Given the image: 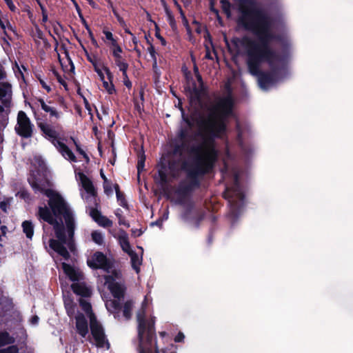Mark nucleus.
<instances>
[{"label":"nucleus","mask_w":353,"mask_h":353,"mask_svg":"<svg viewBox=\"0 0 353 353\" xmlns=\"http://www.w3.org/2000/svg\"><path fill=\"white\" fill-rule=\"evenodd\" d=\"M123 77V83L124 85L128 88H130L132 87V83L131 81H130L128 77V74H126V76L125 77Z\"/></svg>","instance_id":"38"},{"label":"nucleus","mask_w":353,"mask_h":353,"mask_svg":"<svg viewBox=\"0 0 353 353\" xmlns=\"http://www.w3.org/2000/svg\"><path fill=\"white\" fill-rule=\"evenodd\" d=\"M7 208H8V203L6 202H5V201L1 202V203H0V208L3 212H6L7 211Z\"/></svg>","instance_id":"46"},{"label":"nucleus","mask_w":353,"mask_h":353,"mask_svg":"<svg viewBox=\"0 0 353 353\" xmlns=\"http://www.w3.org/2000/svg\"><path fill=\"white\" fill-rule=\"evenodd\" d=\"M19 349L16 345H12L0 351V353H18Z\"/></svg>","instance_id":"32"},{"label":"nucleus","mask_w":353,"mask_h":353,"mask_svg":"<svg viewBox=\"0 0 353 353\" xmlns=\"http://www.w3.org/2000/svg\"><path fill=\"white\" fill-rule=\"evenodd\" d=\"M134 305V303L132 301H127L123 305V316L127 319H130L131 316V312Z\"/></svg>","instance_id":"23"},{"label":"nucleus","mask_w":353,"mask_h":353,"mask_svg":"<svg viewBox=\"0 0 353 353\" xmlns=\"http://www.w3.org/2000/svg\"><path fill=\"white\" fill-rule=\"evenodd\" d=\"M141 234V231H139V232H138L137 235H138V236H140Z\"/></svg>","instance_id":"59"},{"label":"nucleus","mask_w":353,"mask_h":353,"mask_svg":"<svg viewBox=\"0 0 353 353\" xmlns=\"http://www.w3.org/2000/svg\"><path fill=\"white\" fill-rule=\"evenodd\" d=\"M100 175H101V178L103 179V181H105V179H108V178L104 174L103 170H101Z\"/></svg>","instance_id":"52"},{"label":"nucleus","mask_w":353,"mask_h":353,"mask_svg":"<svg viewBox=\"0 0 353 353\" xmlns=\"http://www.w3.org/2000/svg\"><path fill=\"white\" fill-rule=\"evenodd\" d=\"M148 51L150 53L151 58L153 59L154 65L156 66L157 65V58H156V52H155L154 47L152 46H150L148 48Z\"/></svg>","instance_id":"33"},{"label":"nucleus","mask_w":353,"mask_h":353,"mask_svg":"<svg viewBox=\"0 0 353 353\" xmlns=\"http://www.w3.org/2000/svg\"><path fill=\"white\" fill-rule=\"evenodd\" d=\"M37 103L44 112L49 114L50 118L58 120L61 117V112L52 105L51 101L46 102L43 99H39Z\"/></svg>","instance_id":"12"},{"label":"nucleus","mask_w":353,"mask_h":353,"mask_svg":"<svg viewBox=\"0 0 353 353\" xmlns=\"http://www.w3.org/2000/svg\"><path fill=\"white\" fill-rule=\"evenodd\" d=\"M131 259V264L132 268L136 271L137 273H139L140 271L139 266L142 262V258L139 257L138 254L134 252L133 250H131L128 253Z\"/></svg>","instance_id":"19"},{"label":"nucleus","mask_w":353,"mask_h":353,"mask_svg":"<svg viewBox=\"0 0 353 353\" xmlns=\"http://www.w3.org/2000/svg\"><path fill=\"white\" fill-rule=\"evenodd\" d=\"M184 334L181 332H179L174 338V341L175 342H181L183 341V339H184Z\"/></svg>","instance_id":"41"},{"label":"nucleus","mask_w":353,"mask_h":353,"mask_svg":"<svg viewBox=\"0 0 353 353\" xmlns=\"http://www.w3.org/2000/svg\"><path fill=\"white\" fill-rule=\"evenodd\" d=\"M115 14V16L117 17V19L119 23V24L123 27V28H125L126 26V23L124 21L122 17H121L118 14H117L116 12H114Z\"/></svg>","instance_id":"40"},{"label":"nucleus","mask_w":353,"mask_h":353,"mask_svg":"<svg viewBox=\"0 0 353 353\" xmlns=\"http://www.w3.org/2000/svg\"><path fill=\"white\" fill-rule=\"evenodd\" d=\"M194 72L196 74V77H197L198 80L199 81H201V75L199 73V69H198L196 65H194Z\"/></svg>","instance_id":"47"},{"label":"nucleus","mask_w":353,"mask_h":353,"mask_svg":"<svg viewBox=\"0 0 353 353\" xmlns=\"http://www.w3.org/2000/svg\"><path fill=\"white\" fill-rule=\"evenodd\" d=\"M134 50H136L139 53L140 52L138 50H137V48H134Z\"/></svg>","instance_id":"61"},{"label":"nucleus","mask_w":353,"mask_h":353,"mask_svg":"<svg viewBox=\"0 0 353 353\" xmlns=\"http://www.w3.org/2000/svg\"><path fill=\"white\" fill-rule=\"evenodd\" d=\"M6 226H2V227H1V230H2V231H3V232H4V229H6Z\"/></svg>","instance_id":"57"},{"label":"nucleus","mask_w":353,"mask_h":353,"mask_svg":"<svg viewBox=\"0 0 353 353\" xmlns=\"http://www.w3.org/2000/svg\"><path fill=\"white\" fill-rule=\"evenodd\" d=\"M85 105L86 109L90 112L91 108L90 107L88 102L86 100H85Z\"/></svg>","instance_id":"54"},{"label":"nucleus","mask_w":353,"mask_h":353,"mask_svg":"<svg viewBox=\"0 0 353 353\" xmlns=\"http://www.w3.org/2000/svg\"><path fill=\"white\" fill-rule=\"evenodd\" d=\"M160 335L161 336H164L165 335V332H162L160 333Z\"/></svg>","instance_id":"56"},{"label":"nucleus","mask_w":353,"mask_h":353,"mask_svg":"<svg viewBox=\"0 0 353 353\" xmlns=\"http://www.w3.org/2000/svg\"><path fill=\"white\" fill-rule=\"evenodd\" d=\"M39 81L42 88L45 89L48 92L51 91L50 86L43 79H40Z\"/></svg>","instance_id":"37"},{"label":"nucleus","mask_w":353,"mask_h":353,"mask_svg":"<svg viewBox=\"0 0 353 353\" xmlns=\"http://www.w3.org/2000/svg\"><path fill=\"white\" fill-rule=\"evenodd\" d=\"M92 241L98 244L102 245L103 243L104 236L103 234L99 231H94L91 234Z\"/></svg>","instance_id":"25"},{"label":"nucleus","mask_w":353,"mask_h":353,"mask_svg":"<svg viewBox=\"0 0 353 353\" xmlns=\"http://www.w3.org/2000/svg\"><path fill=\"white\" fill-rule=\"evenodd\" d=\"M4 1L12 12L17 11V8L12 0H4Z\"/></svg>","instance_id":"35"},{"label":"nucleus","mask_w":353,"mask_h":353,"mask_svg":"<svg viewBox=\"0 0 353 353\" xmlns=\"http://www.w3.org/2000/svg\"><path fill=\"white\" fill-rule=\"evenodd\" d=\"M90 214L92 219L102 227L112 226V222L106 216L101 215V212L94 208H91Z\"/></svg>","instance_id":"15"},{"label":"nucleus","mask_w":353,"mask_h":353,"mask_svg":"<svg viewBox=\"0 0 353 353\" xmlns=\"http://www.w3.org/2000/svg\"><path fill=\"white\" fill-rule=\"evenodd\" d=\"M14 341V339L8 332H0V347L12 343Z\"/></svg>","instance_id":"22"},{"label":"nucleus","mask_w":353,"mask_h":353,"mask_svg":"<svg viewBox=\"0 0 353 353\" xmlns=\"http://www.w3.org/2000/svg\"><path fill=\"white\" fill-rule=\"evenodd\" d=\"M103 33L105 36L103 40L110 49L119 44L117 39L114 37L111 32L106 29H103Z\"/></svg>","instance_id":"20"},{"label":"nucleus","mask_w":353,"mask_h":353,"mask_svg":"<svg viewBox=\"0 0 353 353\" xmlns=\"http://www.w3.org/2000/svg\"><path fill=\"white\" fill-rule=\"evenodd\" d=\"M39 320V317L37 315H34L30 319V323L33 325H36L38 324Z\"/></svg>","instance_id":"42"},{"label":"nucleus","mask_w":353,"mask_h":353,"mask_svg":"<svg viewBox=\"0 0 353 353\" xmlns=\"http://www.w3.org/2000/svg\"><path fill=\"white\" fill-rule=\"evenodd\" d=\"M168 214H166V216H165V219H168Z\"/></svg>","instance_id":"62"},{"label":"nucleus","mask_w":353,"mask_h":353,"mask_svg":"<svg viewBox=\"0 0 353 353\" xmlns=\"http://www.w3.org/2000/svg\"><path fill=\"white\" fill-rule=\"evenodd\" d=\"M65 307L67 314L70 317H72L74 316L75 305H74L73 302L71 300L67 299L65 301Z\"/></svg>","instance_id":"24"},{"label":"nucleus","mask_w":353,"mask_h":353,"mask_svg":"<svg viewBox=\"0 0 353 353\" xmlns=\"http://www.w3.org/2000/svg\"><path fill=\"white\" fill-rule=\"evenodd\" d=\"M56 76H57V79L58 81V82L61 84L62 85H63L64 87H66L67 86V84H66V82L65 81V80L59 74H56Z\"/></svg>","instance_id":"44"},{"label":"nucleus","mask_w":353,"mask_h":353,"mask_svg":"<svg viewBox=\"0 0 353 353\" xmlns=\"http://www.w3.org/2000/svg\"><path fill=\"white\" fill-rule=\"evenodd\" d=\"M119 223L120 225H125V226H126V227H128V228L130 226L129 223H128L125 221V219H124L123 217H121V216H119Z\"/></svg>","instance_id":"45"},{"label":"nucleus","mask_w":353,"mask_h":353,"mask_svg":"<svg viewBox=\"0 0 353 353\" xmlns=\"http://www.w3.org/2000/svg\"><path fill=\"white\" fill-rule=\"evenodd\" d=\"M23 231L27 238L32 239L34 234V227L31 221H25L22 223Z\"/></svg>","instance_id":"21"},{"label":"nucleus","mask_w":353,"mask_h":353,"mask_svg":"<svg viewBox=\"0 0 353 353\" xmlns=\"http://www.w3.org/2000/svg\"><path fill=\"white\" fill-rule=\"evenodd\" d=\"M37 125L42 132L43 135L52 143L65 159L70 162H77V158L74 154L61 139L58 138L59 133L53 126L46 122H39Z\"/></svg>","instance_id":"6"},{"label":"nucleus","mask_w":353,"mask_h":353,"mask_svg":"<svg viewBox=\"0 0 353 353\" xmlns=\"http://www.w3.org/2000/svg\"><path fill=\"white\" fill-rule=\"evenodd\" d=\"M197 168L195 175L208 172L213 167L217 153L214 148V139L204 138L201 144L195 150Z\"/></svg>","instance_id":"4"},{"label":"nucleus","mask_w":353,"mask_h":353,"mask_svg":"<svg viewBox=\"0 0 353 353\" xmlns=\"http://www.w3.org/2000/svg\"><path fill=\"white\" fill-rule=\"evenodd\" d=\"M132 41L133 42V43L137 46V43H138V39H137V37L133 34L132 35Z\"/></svg>","instance_id":"51"},{"label":"nucleus","mask_w":353,"mask_h":353,"mask_svg":"<svg viewBox=\"0 0 353 353\" xmlns=\"http://www.w3.org/2000/svg\"><path fill=\"white\" fill-rule=\"evenodd\" d=\"M95 71L97 73V74L99 76L101 81H103L105 79L104 73L102 70L99 68H95Z\"/></svg>","instance_id":"43"},{"label":"nucleus","mask_w":353,"mask_h":353,"mask_svg":"<svg viewBox=\"0 0 353 353\" xmlns=\"http://www.w3.org/2000/svg\"><path fill=\"white\" fill-rule=\"evenodd\" d=\"M71 287L73 292L78 295H81L84 297H88L91 295L92 292L90 288L87 287L83 283H74Z\"/></svg>","instance_id":"17"},{"label":"nucleus","mask_w":353,"mask_h":353,"mask_svg":"<svg viewBox=\"0 0 353 353\" xmlns=\"http://www.w3.org/2000/svg\"><path fill=\"white\" fill-rule=\"evenodd\" d=\"M239 23L252 31L259 42L248 37L241 39V43L247 56L249 72L258 77L260 88L267 90L274 83L272 75L260 72V65L266 62L272 68H279L285 64V59L273 50L269 43L274 38L273 21L268 12L259 8L252 0H239Z\"/></svg>","instance_id":"1"},{"label":"nucleus","mask_w":353,"mask_h":353,"mask_svg":"<svg viewBox=\"0 0 353 353\" xmlns=\"http://www.w3.org/2000/svg\"><path fill=\"white\" fill-rule=\"evenodd\" d=\"M114 61L117 67L122 65L123 64L126 63L125 60L120 57L119 58H114Z\"/></svg>","instance_id":"39"},{"label":"nucleus","mask_w":353,"mask_h":353,"mask_svg":"<svg viewBox=\"0 0 353 353\" xmlns=\"http://www.w3.org/2000/svg\"><path fill=\"white\" fill-rule=\"evenodd\" d=\"M118 68L119 70L122 72V77H125L128 68V64L126 63L121 66H119Z\"/></svg>","instance_id":"36"},{"label":"nucleus","mask_w":353,"mask_h":353,"mask_svg":"<svg viewBox=\"0 0 353 353\" xmlns=\"http://www.w3.org/2000/svg\"><path fill=\"white\" fill-rule=\"evenodd\" d=\"M233 100L230 96L218 99L208 109V116L193 114L190 119H185L182 112V129L178 139L183 146L192 134L193 128L213 137H221L225 131L226 119L232 114Z\"/></svg>","instance_id":"3"},{"label":"nucleus","mask_w":353,"mask_h":353,"mask_svg":"<svg viewBox=\"0 0 353 353\" xmlns=\"http://www.w3.org/2000/svg\"><path fill=\"white\" fill-rule=\"evenodd\" d=\"M114 236L118 239L123 252L128 254L132 250L128 240V235L125 231L120 230L118 236L114 235Z\"/></svg>","instance_id":"16"},{"label":"nucleus","mask_w":353,"mask_h":353,"mask_svg":"<svg viewBox=\"0 0 353 353\" xmlns=\"http://www.w3.org/2000/svg\"><path fill=\"white\" fill-rule=\"evenodd\" d=\"M144 161H145V159L143 157H141L138 161L137 170H138L139 173L143 170Z\"/></svg>","instance_id":"34"},{"label":"nucleus","mask_w":353,"mask_h":353,"mask_svg":"<svg viewBox=\"0 0 353 353\" xmlns=\"http://www.w3.org/2000/svg\"><path fill=\"white\" fill-rule=\"evenodd\" d=\"M79 304L90 319L91 333L95 345L97 347L108 350L110 344L105 338L101 325L97 320L95 315L92 312L90 303L83 299H80Z\"/></svg>","instance_id":"5"},{"label":"nucleus","mask_w":353,"mask_h":353,"mask_svg":"<svg viewBox=\"0 0 353 353\" xmlns=\"http://www.w3.org/2000/svg\"><path fill=\"white\" fill-rule=\"evenodd\" d=\"M71 140L73 141L75 147H76V150L80 154H81L84 158L85 159H88V156L86 154V153L85 152V151L81 148V145L79 144V143L73 137H71L70 138Z\"/></svg>","instance_id":"28"},{"label":"nucleus","mask_w":353,"mask_h":353,"mask_svg":"<svg viewBox=\"0 0 353 353\" xmlns=\"http://www.w3.org/2000/svg\"><path fill=\"white\" fill-rule=\"evenodd\" d=\"M77 176L79 178L84 190V192L81 193L83 199L88 203L96 204L97 191L92 181L82 172H79Z\"/></svg>","instance_id":"10"},{"label":"nucleus","mask_w":353,"mask_h":353,"mask_svg":"<svg viewBox=\"0 0 353 353\" xmlns=\"http://www.w3.org/2000/svg\"><path fill=\"white\" fill-rule=\"evenodd\" d=\"M76 319V328L77 332L82 336L85 337L88 333V322L82 314H78Z\"/></svg>","instance_id":"14"},{"label":"nucleus","mask_w":353,"mask_h":353,"mask_svg":"<svg viewBox=\"0 0 353 353\" xmlns=\"http://www.w3.org/2000/svg\"><path fill=\"white\" fill-rule=\"evenodd\" d=\"M29 183L35 193H41L48 199V205L51 210L46 206L39 207L38 215L40 219L53 225L57 240L50 239V247L54 252L67 260L70 254L64 244L67 243V236L62 224L63 218L67 227L68 239H72L74 232V220L73 214L62 196L50 188V183L47 179H37L34 176L28 179Z\"/></svg>","instance_id":"2"},{"label":"nucleus","mask_w":353,"mask_h":353,"mask_svg":"<svg viewBox=\"0 0 353 353\" xmlns=\"http://www.w3.org/2000/svg\"><path fill=\"white\" fill-rule=\"evenodd\" d=\"M3 111V108L1 107V105H0V112H1Z\"/></svg>","instance_id":"58"},{"label":"nucleus","mask_w":353,"mask_h":353,"mask_svg":"<svg viewBox=\"0 0 353 353\" xmlns=\"http://www.w3.org/2000/svg\"><path fill=\"white\" fill-rule=\"evenodd\" d=\"M11 91V86L8 83H0V100L4 98Z\"/></svg>","instance_id":"26"},{"label":"nucleus","mask_w":353,"mask_h":353,"mask_svg":"<svg viewBox=\"0 0 353 353\" xmlns=\"http://www.w3.org/2000/svg\"><path fill=\"white\" fill-rule=\"evenodd\" d=\"M206 48H207V52H206L205 57L207 59H212V57H211L210 52L209 51V49L208 47H206Z\"/></svg>","instance_id":"50"},{"label":"nucleus","mask_w":353,"mask_h":353,"mask_svg":"<svg viewBox=\"0 0 353 353\" xmlns=\"http://www.w3.org/2000/svg\"><path fill=\"white\" fill-rule=\"evenodd\" d=\"M112 187H113V185L110 180L105 179V181H103V189H104V192L106 194L109 195V194H112V192H113Z\"/></svg>","instance_id":"27"},{"label":"nucleus","mask_w":353,"mask_h":353,"mask_svg":"<svg viewBox=\"0 0 353 353\" xmlns=\"http://www.w3.org/2000/svg\"><path fill=\"white\" fill-rule=\"evenodd\" d=\"M222 7L225 12L230 16V3L229 1L226 0H222L221 1Z\"/></svg>","instance_id":"31"},{"label":"nucleus","mask_w":353,"mask_h":353,"mask_svg":"<svg viewBox=\"0 0 353 353\" xmlns=\"http://www.w3.org/2000/svg\"><path fill=\"white\" fill-rule=\"evenodd\" d=\"M47 19V17H43V21H46Z\"/></svg>","instance_id":"60"},{"label":"nucleus","mask_w":353,"mask_h":353,"mask_svg":"<svg viewBox=\"0 0 353 353\" xmlns=\"http://www.w3.org/2000/svg\"><path fill=\"white\" fill-rule=\"evenodd\" d=\"M110 50H112L114 58H119L120 57H121L122 49L119 44L115 46Z\"/></svg>","instance_id":"29"},{"label":"nucleus","mask_w":353,"mask_h":353,"mask_svg":"<svg viewBox=\"0 0 353 353\" xmlns=\"http://www.w3.org/2000/svg\"><path fill=\"white\" fill-rule=\"evenodd\" d=\"M89 267L93 269H101L108 276H112L115 280H120L121 274L119 271L113 269V264L111 260L108 259L102 252H95L87 261Z\"/></svg>","instance_id":"8"},{"label":"nucleus","mask_w":353,"mask_h":353,"mask_svg":"<svg viewBox=\"0 0 353 353\" xmlns=\"http://www.w3.org/2000/svg\"><path fill=\"white\" fill-rule=\"evenodd\" d=\"M224 196L229 199V202L235 208L236 205V199L243 200V194L239 184L238 175L234 176V185L232 188H226Z\"/></svg>","instance_id":"11"},{"label":"nucleus","mask_w":353,"mask_h":353,"mask_svg":"<svg viewBox=\"0 0 353 353\" xmlns=\"http://www.w3.org/2000/svg\"><path fill=\"white\" fill-rule=\"evenodd\" d=\"M114 187L115 190H116V194H117V199L120 202V205H122V206H124L125 205V200L122 197L121 193L119 190V185L117 184H115L114 185Z\"/></svg>","instance_id":"30"},{"label":"nucleus","mask_w":353,"mask_h":353,"mask_svg":"<svg viewBox=\"0 0 353 353\" xmlns=\"http://www.w3.org/2000/svg\"><path fill=\"white\" fill-rule=\"evenodd\" d=\"M104 284L115 299L107 300L105 307L110 312H117L120 309V301L124 295V285L119 281V280H115L112 276H104Z\"/></svg>","instance_id":"7"},{"label":"nucleus","mask_w":353,"mask_h":353,"mask_svg":"<svg viewBox=\"0 0 353 353\" xmlns=\"http://www.w3.org/2000/svg\"><path fill=\"white\" fill-rule=\"evenodd\" d=\"M156 37L161 41V42L163 45H164V46L165 45V43H166L165 40L161 36H160L158 34H156Z\"/></svg>","instance_id":"49"},{"label":"nucleus","mask_w":353,"mask_h":353,"mask_svg":"<svg viewBox=\"0 0 353 353\" xmlns=\"http://www.w3.org/2000/svg\"><path fill=\"white\" fill-rule=\"evenodd\" d=\"M34 125L26 113L20 110L17 114V124L14 127L16 133L26 139L32 137Z\"/></svg>","instance_id":"9"},{"label":"nucleus","mask_w":353,"mask_h":353,"mask_svg":"<svg viewBox=\"0 0 353 353\" xmlns=\"http://www.w3.org/2000/svg\"><path fill=\"white\" fill-rule=\"evenodd\" d=\"M6 77V72H4L1 65H0V80Z\"/></svg>","instance_id":"48"},{"label":"nucleus","mask_w":353,"mask_h":353,"mask_svg":"<svg viewBox=\"0 0 353 353\" xmlns=\"http://www.w3.org/2000/svg\"><path fill=\"white\" fill-rule=\"evenodd\" d=\"M124 30H125V32L129 34L130 35H133V34L131 32V31L129 30L128 28H127V26H125V28H123Z\"/></svg>","instance_id":"53"},{"label":"nucleus","mask_w":353,"mask_h":353,"mask_svg":"<svg viewBox=\"0 0 353 353\" xmlns=\"http://www.w3.org/2000/svg\"><path fill=\"white\" fill-rule=\"evenodd\" d=\"M62 268L67 276L72 281H79L83 279L82 273L73 268L72 266L65 263H62Z\"/></svg>","instance_id":"13"},{"label":"nucleus","mask_w":353,"mask_h":353,"mask_svg":"<svg viewBox=\"0 0 353 353\" xmlns=\"http://www.w3.org/2000/svg\"><path fill=\"white\" fill-rule=\"evenodd\" d=\"M175 152L177 153V152H181V149L179 148V146L176 147V150H175Z\"/></svg>","instance_id":"55"},{"label":"nucleus","mask_w":353,"mask_h":353,"mask_svg":"<svg viewBox=\"0 0 353 353\" xmlns=\"http://www.w3.org/2000/svg\"><path fill=\"white\" fill-rule=\"evenodd\" d=\"M103 71L107 74L108 79L109 81H106L105 79L102 81H103V86L104 89L105 90V91L108 94H112L113 93L115 92L114 86L113 83H112V74L110 70H109V68H108L106 67H105L103 68Z\"/></svg>","instance_id":"18"}]
</instances>
